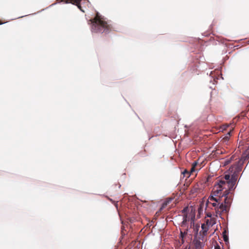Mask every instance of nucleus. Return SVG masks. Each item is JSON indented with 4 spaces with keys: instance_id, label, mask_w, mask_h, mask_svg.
<instances>
[{
    "instance_id": "f257e3e1",
    "label": "nucleus",
    "mask_w": 249,
    "mask_h": 249,
    "mask_svg": "<svg viewBox=\"0 0 249 249\" xmlns=\"http://www.w3.org/2000/svg\"><path fill=\"white\" fill-rule=\"evenodd\" d=\"M92 23L91 31L96 33H108V27L109 25L105 18H102L97 13L96 17L90 20Z\"/></svg>"
},
{
    "instance_id": "f03ea898",
    "label": "nucleus",
    "mask_w": 249,
    "mask_h": 249,
    "mask_svg": "<svg viewBox=\"0 0 249 249\" xmlns=\"http://www.w3.org/2000/svg\"><path fill=\"white\" fill-rule=\"evenodd\" d=\"M244 163L242 160H239L238 162L236 163V164L234 165H232L229 169V171H231V172H232L233 171V169L235 168L234 171L236 172H239L241 170L242 165Z\"/></svg>"
},
{
    "instance_id": "7ed1b4c3",
    "label": "nucleus",
    "mask_w": 249,
    "mask_h": 249,
    "mask_svg": "<svg viewBox=\"0 0 249 249\" xmlns=\"http://www.w3.org/2000/svg\"><path fill=\"white\" fill-rule=\"evenodd\" d=\"M200 238L199 239L194 238L193 242L195 244V249H203L204 244L200 241Z\"/></svg>"
},
{
    "instance_id": "20e7f679",
    "label": "nucleus",
    "mask_w": 249,
    "mask_h": 249,
    "mask_svg": "<svg viewBox=\"0 0 249 249\" xmlns=\"http://www.w3.org/2000/svg\"><path fill=\"white\" fill-rule=\"evenodd\" d=\"M201 231L202 232V235H201V237H200V239L203 240L204 237L207 235L209 228L206 227L205 224H202L201 225Z\"/></svg>"
},
{
    "instance_id": "39448f33",
    "label": "nucleus",
    "mask_w": 249,
    "mask_h": 249,
    "mask_svg": "<svg viewBox=\"0 0 249 249\" xmlns=\"http://www.w3.org/2000/svg\"><path fill=\"white\" fill-rule=\"evenodd\" d=\"M249 158V145L248 148L246 150V151L243 154L242 157L239 159L240 160H242L243 163L245 160H248Z\"/></svg>"
},
{
    "instance_id": "423d86ee",
    "label": "nucleus",
    "mask_w": 249,
    "mask_h": 249,
    "mask_svg": "<svg viewBox=\"0 0 249 249\" xmlns=\"http://www.w3.org/2000/svg\"><path fill=\"white\" fill-rule=\"evenodd\" d=\"M236 182L230 180L229 181H227V183L228 186V190H231L232 189H234L235 187H234V185L235 184Z\"/></svg>"
},
{
    "instance_id": "0eeeda50",
    "label": "nucleus",
    "mask_w": 249,
    "mask_h": 249,
    "mask_svg": "<svg viewBox=\"0 0 249 249\" xmlns=\"http://www.w3.org/2000/svg\"><path fill=\"white\" fill-rule=\"evenodd\" d=\"M217 208L221 210L222 212L226 211V206L225 203L224 202L219 203L217 204Z\"/></svg>"
},
{
    "instance_id": "6e6552de",
    "label": "nucleus",
    "mask_w": 249,
    "mask_h": 249,
    "mask_svg": "<svg viewBox=\"0 0 249 249\" xmlns=\"http://www.w3.org/2000/svg\"><path fill=\"white\" fill-rule=\"evenodd\" d=\"M216 189H215V188H214L213 191V194L214 196H217L218 194L223 189V188H220L218 186H216ZM214 188H215V187H214Z\"/></svg>"
},
{
    "instance_id": "1a4fd4ad",
    "label": "nucleus",
    "mask_w": 249,
    "mask_h": 249,
    "mask_svg": "<svg viewBox=\"0 0 249 249\" xmlns=\"http://www.w3.org/2000/svg\"><path fill=\"white\" fill-rule=\"evenodd\" d=\"M238 172H239L233 171V172H232V174L231 175V178L230 180H231L236 182L237 180V174H238Z\"/></svg>"
},
{
    "instance_id": "9d476101",
    "label": "nucleus",
    "mask_w": 249,
    "mask_h": 249,
    "mask_svg": "<svg viewBox=\"0 0 249 249\" xmlns=\"http://www.w3.org/2000/svg\"><path fill=\"white\" fill-rule=\"evenodd\" d=\"M206 225L208 226V228H209V227L213 226V225H214L215 224V220L213 219H211L210 220L207 219L206 221Z\"/></svg>"
},
{
    "instance_id": "9b49d317",
    "label": "nucleus",
    "mask_w": 249,
    "mask_h": 249,
    "mask_svg": "<svg viewBox=\"0 0 249 249\" xmlns=\"http://www.w3.org/2000/svg\"><path fill=\"white\" fill-rule=\"evenodd\" d=\"M227 230H225L222 233V235L224 241L227 244L229 243V236L227 235Z\"/></svg>"
},
{
    "instance_id": "f8f14e48",
    "label": "nucleus",
    "mask_w": 249,
    "mask_h": 249,
    "mask_svg": "<svg viewBox=\"0 0 249 249\" xmlns=\"http://www.w3.org/2000/svg\"><path fill=\"white\" fill-rule=\"evenodd\" d=\"M203 205L204 204L201 203V204H200L199 207L198 208V215H199V217L200 216L201 214L203 213Z\"/></svg>"
},
{
    "instance_id": "ddd939ff",
    "label": "nucleus",
    "mask_w": 249,
    "mask_h": 249,
    "mask_svg": "<svg viewBox=\"0 0 249 249\" xmlns=\"http://www.w3.org/2000/svg\"><path fill=\"white\" fill-rule=\"evenodd\" d=\"M230 193V190H226L224 194L221 196V197H225V199L224 200V203H226V200H227V197H228V195Z\"/></svg>"
},
{
    "instance_id": "4468645a",
    "label": "nucleus",
    "mask_w": 249,
    "mask_h": 249,
    "mask_svg": "<svg viewBox=\"0 0 249 249\" xmlns=\"http://www.w3.org/2000/svg\"><path fill=\"white\" fill-rule=\"evenodd\" d=\"M227 182L224 180H219L217 183H216L214 185V187H216V186H219L220 188H223V185L226 184Z\"/></svg>"
},
{
    "instance_id": "2eb2a0df",
    "label": "nucleus",
    "mask_w": 249,
    "mask_h": 249,
    "mask_svg": "<svg viewBox=\"0 0 249 249\" xmlns=\"http://www.w3.org/2000/svg\"><path fill=\"white\" fill-rule=\"evenodd\" d=\"M215 196H214L213 194V195H211L209 197V199L210 200H213V201H215V202H217L218 200L214 197Z\"/></svg>"
},
{
    "instance_id": "dca6fc26",
    "label": "nucleus",
    "mask_w": 249,
    "mask_h": 249,
    "mask_svg": "<svg viewBox=\"0 0 249 249\" xmlns=\"http://www.w3.org/2000/svg\"><path fill=\"white\" fill-rule=\"evenodd\" d=\"M224 178L227 181H229L231 178V175L230 174H225L224 175Z\"/></svg>"
},
{
    "instance_id": "f3484780",
    "label": "nucleus",
    "mask_w": 249,
    "mask_h": 249,
    "mask_svg": "<svg viewBox=\"0 0 249 249\" xmlns=\"http://www.w3.org/2000/svg\"><path fill=\"white\" fill-rule=\"evenodd\" d=\"M81 1V0H73V4L74 3H76V5H77L78 7L80 9V1Z\"/></svg>"
},
{
    "instance_id": "a211bd4d",
    "label": "nucleus",
    "mask_w": 249,
    "mask_h": 249,
    "mask_svg": "<svg viewBox=\"0 0 249 249\" xmlns=\"http://www.w3.org/2000/svg\"><path fill=\"white\" fill-rule=\"evenodd\" d=\"M199 226L198 225H197L196 227V228L195 229V238H196V236L198 234V230H199Z\"/></svg>"
},
{
    "instance_id": "6ab92c4d",
    "label": "nucleus",
    "mask_w": 249,
    "mask_h": 249,
    "mask_svg": "<svg viewBox=\"0 0 249 249\" xmlns=\"http://www.w3.org/2000/svg\"><path fill=\"white\" fill-rule=\"evenodd\" d=\"M231 136V132H229L226 134V135L225 136L224 139L226 141H228L229 139L230 136Z\"/></svg>"
},
{
    "instance_id": "aec40b11",
    "label": "nucleus",
    "mask_w": 249,
    "mask_h": 249,
    "mask_svg": "<svg viewBox=\"0 0 249 249\" xmlns=\"http://www.w3.org/2000/svg\"><path fill=\"white\" fill-rule=\"evenodd\" d=\"M187 214H185L183 216V221H182V224H184L186 223V222L187 221Z\"/></svg>"
},
{
    "instance_id": "412c9836",
    "label": "nucleus",
    "mask_w": 249,
    "mask_h": 249,
    "mask_svg": "<svg viewBox=\"0 0 249 249\" xmlns=\"http://www.w3.org/2000/svg\"><path fill=\"white\" fill-rule=\"evenodd\" d=\"M230 162H231L230 160H226L224 162V166H226V165L229 164Z\"/></svg>"
},
{
    "instance_id": "4be33fe9",
    "label": "nucleus",
    "mask_w": 249,
    "mask_h": 249,
    "mask_svg": "<svg viewBox=\"0 0 249 249\" xmlns=\"http://www.w3.org/2000/svg\"><path fill=\"white\" fill-rule=\"evenodd\" d=\"M197 164H198V161L196 160L193 163L192 166L195 167Z\"/></svg>"
},
{
    "instance_id": "5701e85b",
    "label": "nucleus",
    "mask_w": 249,
    "mask_h": 249,
    "mask_svg": "<svg viewBox=\"0 0 249 249\" xmlns=\"http://www.w3.org/2000/svg\"><path fill=\"white\" fill-rule=\"evenodd\" d=\"M185 173H187L188 175V177H189L190 176V174L189 173V172H188V171H187V170H184L183 172H182V174H185Z\"/></svg>"
},
{
    "instance_id": "b1692460",
    "label": "nucleus",
    "mask_w": 249,
    "mask_h": 249,
    "mask_svg": "<svg viewBox=\"0 0 249 249\" xmlns=\"http://www.w3.org/2000/svg\"><path fill=\"white\" fill-rule=\"evenodd\" d=\"M187 234V232H184L183 233L181 231H180V237L183 238L184 236V235Z\"/></svg>"
},
{
    "instance_id": "393cba45",
    "label": "nucleus",
    "mask_w": 249,
    "mask_h": 249,
    "mask_svg": "<svg viewBox=\"0 0 249 249\" xmlns=\"http://www.w3.org/2000/svg\"><path fill=\"white\" fill-rule=\"evenodd\" d=\"M214 249H221V248L218 244H216V245L214 247Z\"/></svg>"
},
{
    "instance_id": "a878e982",
    "label": "nucleus",
    "mask_w": 249,
    "mask_h": 249,
    "mask_svg": "<svg viewBox=\"0 0 249 249\" xmlns=\"http://www.w3.org/2000/svg\"><path fill=\"white\" fill-rule=\"evenodd\" d=\"M188 210V207H185L182 210V213H185V212H186Z\"/></svg>"
},
{
    "instance_id": "bb28decb",
    "label": "nucleus",
    "mask_w": 249,
    "mask_h": 249,
    "mask_svg": "<svg viewBox=\"0 0 249 249\" xmlns=\"http://www.w3.org/2000/svg\"><path fill=\"white\" fill-rule=\"evenodd\" d=\"M212 216V214L210 213H208L207 214H206V216L207 217H211Z\"/></svg>"
},
{
    "instance_id": "cd10ccee",
    "label": "nucleus",
    "mask_w": 249,
    "mask_h": 249,
    "mask_svg": "<svg viewBox=\"0 0 249 249\" xmlns=\"http://www.w3.org/2000/svg\"><path fill=\"white\" fill-rule=\"evenodd\" d=\"M209 202V199H208L205 204V209H204V210L205 211L206 210V208H207V205H208V204Z\"/></svg>"
},
{
    "instance_id": "c85d7f7f",
    "label": "nucleus",
    "mask_w": 249,
    "mask_h": 249,
    "mask_svg": "<svg viewBox=\"0 0 249 249\" xmlns=\"http://www.w3.org/2000/svg\"><path fill=\"white\" fill-rule=\"evenodd\" d=\"M212 204L213 206V207H217V203H216V202H213Z\"/></svg>"
},
{
    "instance_id": "c756f323",
    "label": "nucleus",
    "mask_w": 249,
    "mask_h": 249,
    "mask_svg": "<svg viewBox=\"0 0 249 249\" xmlns=\"http://www.w3.org/2000/svg\"><path fill=\"white\" fill-rule=\"evenodd\" d=\"M195 218V215L191 218V224H194V218Z\"/></svg>"
},
{
    "instance_id": "7c9ffc66",
    "label": "nucleus",
    "mask_w": 249,
    "mask_h": 249,
    "mask_svg": "<svg viewBox=\"0 0 249 249\" xmlns=\"http://www.w3.org/2000/svg\"><path fill=\"white\" fill-rule=\"evenodd\" d=\"M195 167L192 166V167L191 168V172L195 171Z\"/></svg>"
},
{
    "instance_id": "2f4dec72",
    "label": "nucleus",
    "mask_w": 249,
    "mask_h": 249,
    "mask_svg": "<svg viewBox=\"0 0 249 249\" xmlns=\"http://www.w3.org/2000/svg\"><path fill=\"white\" fill-rule=\"evenodd\" d=\"M172 198H170V199H169V200H168V202H169L171 201H172Z\"/></svg>"
},
{
    "instance_id": "473e14b6",
    "label": "nucleus",
    "mask_w": 249,
    "mask_h": 249,
    "mask_svg": "<svg viewBox=\"0 0 249 249\" xmlns=\"http://www.w3.org/2000/svg\"><path fill=\"white\" fill-rule=\"evenodd\" d=\"M232 159L233 158L232 157H231L229 160H231H231H232Z\"/></svg>"
},
{
    "instance_id": "72a5a7b5",
    "label": "nucleus",
    "mask_w": 249,
    "mask_h": 249,
    "mask_svg": "<svg viewBox=\"0 0 249 249\" xmlns=\"http://www.w3.org/2000/svg\"><path fill=\"white\" fill-rule=\"evenodd\" d=\"M24 16H21V17H18V18H20L23 17H24Z\"/></svg>"
},
{
    "instance_id": "f704fd0d",
    "label": "nucleus",
    "mask_w": 249,
    "mask_h": 249,
    "mask_svg": "<svg viewBox=\"0 0 249 249\" xmlns=\"http://www.w3.org/2000/svg\"><path fill=\"white\" fill-rule=\"evenodd\" d=\"M6 22H4V23H6ZM4 24V23H0V25H1V24Z\"/></svg>"
},
{
    "instance_id": "c9c22d12",
    "label": "nucleus",
    "mask_w": 249,
    "mask_h": 249,
    "mask_svg": "<svg viewBox=\"0 0 249 249\" xmlns=\"http://www.w3.org/2000/svg\"><path fill=\"white\" fill-rule=\"evenodd\" d=\"M185 249H186V248H185ZM188 249H190V247H189Z\"/></svg>"
}]
</instances>
